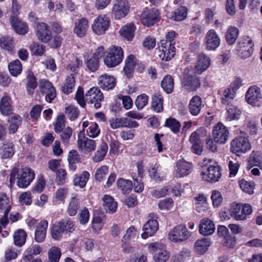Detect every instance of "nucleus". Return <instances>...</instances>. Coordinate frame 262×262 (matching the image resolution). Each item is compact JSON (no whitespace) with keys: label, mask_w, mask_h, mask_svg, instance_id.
<instances>
[{"label":"nucleus","mask_w":262,"mask_h":262,"mask_svg":"<svg viewBox=\"0 0 262 262\" xmlns=\"http://www.w3.org/2000/svg\"><path fill=\"white\" fill-rule=\"evenodd\" d=\"M232 151L235 153H245L251 149V145L248 137L239 136L231 142Z\"/></svg>","instance_id":"12"},{"label":"nucleus","mask_w":262,"mask_h":262,"mask_svg":"<svg viewBox=\"0 0 262 262\" xmlns=\"http://www.w3.org/2000/svg\"><path fill=\"white\" fill-rule=\"evenodd\" d=\"M254 42L249 36L243 37L238 42L236 51L241 58L250 57L253 51Z\"/></svg>","instance_id":"4"},{"label":"nucleus","mask_w":262,"mask_h":262,"mask_svg":"<svg viewBox=\"0 0 262 262\" xmlns=\"http://www.w3.org/2000/svg\"><path fill=\"white\" fill-rule=\"evenodd\" d=\"M129 7L127 0H114L112 13L116 19H120L128 14Z\"/></svg>","instance_id":"9"},{"label":"nucleus","mask_w":262,"mask_h":262,"mask_svg":"<svg viewBox=\"0 0 262 262\" xmlns=\"http://www.w3.org/2000/svg\"><path fill=\"white\" fill-rule=\"evenodd\" d=\"M126 121L127 117L116 118L110 120V125L113 129L126 127Z\"/></svg>","instance_id":"56"},{"label":"nucleus","mask_w":262,"mask_h":262,"mask_svg":"<svg viewBox=\"0 0 262 262\" xmlns=\"http://www.w3.org/2000/svg\"><path fill=\"white\" fill-rule=\"evenodd\" d=\"M117 184L122 192L124 194L129 193L133 188V183L130 180H126L123 178H119L117 180Z\"/></svg>","instance_id":"45"},{"label":"nucleus","mask_w":262,"mask_h":262,"mask_svg":"<svg viewBox=\"0 0 262 262\" xmlns=\"http://www.w3.org/2000/svg\"><path fill=\"white\" fill-rule=\"evenodd\" d=\"M242 85V80L239 77H235L230 85V99H233L237 90Z\"/></svg>","instance_id":"63"},{"label":"nucleus","mask_w":262,"mask_h":262,"mask_svg":"<svg viewBox=\"0 0 262 262\" xmlns=\"http://www.w3.org/2000/svg\"><path fill=\"white\" fill-rule=\"evenodd\" d=\"M75 99L80 106L82 107H85L86 105L85 102H86L85 98V95H84V92L82 87L78 86L76 93Z\"/></svg>","instance_id":"62"},{"label":"nucleus","mask_w":262,"mask_h":262,"mask_svg":"<svg viewBox=\"0 0 262 262\" xmlns=\"http://www.w3.org/2000/svg\"><path fill=\"white\" fill-rule=\"evenodd\" d=\"M11 98L8 96H4L0 101V111L4 116H9L12 114L13 108L10 104Z\"/></svg>","instance_id":"37"},{"label":"nucleus","mask_w":262,"mask_h":262,"mask_svg":"<svg viewBox=\"0 0 262 262\" xmlns=\"http://www.w3.org/2000/svg\"><path fill=\"white\" fill-rule=\"evenodd\" d=\"M158 45V50L160 52L159 56L162 60L169 61L173 57L176 50L174 46H169L166 41H160Z\"/></svg>","instance_id":"18"},{"label":"nucleus","mask_w":262,"mask_h":262,"mask_svg":"<svg viewBox=\"0 0 262 262\" xmlns=\"http://www.w3.org/2000/svg\"><path fill=\"white\" fill-rule=\"evenodd\" d=\"M103 209L107 213H114L117 208V203L111 195L105 194L102 198Z\"/></svg>","instance_id":"32"},{"label":"nucleus","mask_w":262,"mask_h":262,"mask_svg":"<svg viewBox=\"0 0 262 262\" xmlns=\"http://www.w3.org/2000/svg\"><path fill=\"white\" fill-rule=\"evenodd\" d=\"M215 230V225L211 220L204 218L200 221L199 230L201 234L204 236L210 235L214 232Z\"/></svg>","instance_id":"22"},{"label":"nucleus","mask_w":262,"mask_h":262,"mask_svg":"<svg viewBox=\"0 0 262 262\" xmlns=\"http://www.w3.org/2000/svg\"><path fill=\"white\" fill-rule=\"evenodd\" d=\"M184 73H186L185 71ZM183 87L188 91H195L201 85V80L199 77L195 75L185 74L182 81Z\"/></svg>","instance_id":"20"},{"label":"nucleus","mask_w":262,"mask_h":262,"mask_svg":"<svg viewBox=\"0 0 262 262\" xmlns=\"http://www.w3.org/2000/svg\"><path fill=\"white\" fill-rule=\"evenodd\" d=\"M217 234L220 238L222 239L225 244H228L229 240V231L224 225H220L217 227Z\"/></svg>","instance_id":"57"},{"label":"nucleus","mask_w":262,"mask_h":262,"mask_svg":"<svg viewBox=\"0 0 262 262\" xmlns=\"http://www.w3.org/2000/svg\"><path fill=\"white\" fill-rule=\"evenodd\" d=\"M163 97L160 93H155L151 98V108L157 113L163 111Z\"/></svg>","instance_id":"35"},{"label":"nucleus","mask_w":262,"mask_h":262,"mask_svg":"<svg viewBox=\"0 0 262 262\" xmlns=\"http://www.w3.org/2000/svg\"><path fill=\"white\" fill-rule=\"evenodd\" d=\"M135 29V25L132 23H129L122 27L119 33L123 38L128 40H131L134 36Z\"/></svg>","instance_id":"39"},{"label":"nucleus","mask_w":262,"mask_h":262,"mask_svg":"<svg viewBox=\"0 0 262 262\" xmlns=\"http://www.w3.org/2000/svg\"><path fill=\"white\" fill-rule=\"evenodd\" d=\"M48 227V222L46 220H41L37 225L35 231V239L38 243L44 241L47 230Z\"/></svg>","instance_id":"27"},{"label":"nucleus","mask_w":262,"mask_h":262,"mask_svg":"<svg viewBox=\"0 0 262 262\" xmlns=\"http://www.w3.org/2000/svg\"><path fill=\"white\" fill-rule=\"evenodd\" d=\"M90 176V173L87 171H83L80 175H75L73 180L74 185L81 188L84 187Z\"/></svg>","instance_id":"42"},{"label":"nucleus","mask_w":262,"mask_h":262,"mask_svg":"<svg viewBox=\"0 0 262 262\" xmlns=\"http://www.w3.org/2000/svg\"><path fill=\"white\" fill-rule=\"evenodd\" d=\"M148 97L145 94L139 95L135 101V105L138 110H142L148 103Z\"/></svg>","instance_id":"58"},{"label":"nucleus","mask_w":262,"mask_h":262,"mask_svg":"<svg viewBox=\"0 0 262 262\" xmlns=\"http://www.w3.org/2000/svg\"><path fill=\"white\" fill-rule=\"evenodd\" d=\"M206 48L209 50H214L220 45V38L213 30H210L205 37Z\"/></svg>","instance_id":"21"},{"label":"nucleus","mask_w":262,"mask_h":262,"mask_svg":"<svg viewBox=\"0 0 262 262\" xmlns=\"http://www.w3.org/2000/svg\"><path fill=\"white\" fill-rule=\"evenodd\" d=\"M67 172L65 169L60 168L56 171V180L58 185H63L67 179Z\"/></svg>","instance_id":"64"},{"label":"nucleus","mask_w":262,"mask_h":262,"mask_svg":"<svg viewBox=\"0 0 262 262\" xmlns=\"http://www.w3.org/2000/svg\"><path fill=\"white\" fill-rule=\"evenodd\" d=\"M77 145L80 150L86 152L94 151L96 146L95 140L90 139L85 136L82 139H80L79 135H78Z\"/></svg>","instance_id":"25"},{"label":"nucleus","mask_w":262,"mask_h":262,"mask_svg":"<svg viewBox=\"0 0 262 262\" xmlns=\"http://www.w3.org/2000/svg\"><path fill=\"white\" fill-rule=\"evenodd\" d=\"M49 258L52 262H58L61 256V251L58 247H53L48 253Z\"/></svg>","instance_id":"61"},{"label":"nucleus","mask_w":262,"mask_h":262,"mask_svg":"<svg viewBox=\"0 0 262 262\" xmlns=\"http://www.w3.org/2000/svg\"><path fill=\"white\" fill-rule=\"evenodd\" d=\"M8 68L10 74L13 76H17L22 71V65L18 59H15L9 63Z\"/></svg>","instance_id":"48"},{"label":"nucleus","mask_w":262,"mask_h":262,"mask_svg":"<svg viewBox=\"0 0 262 262\" xmlns=\"http://www.w3.org/2000/svg\"><path fill=\"white\" fill-rule=\"evenodd\" d=\"M79 113L78 107L73 105L66 106L64 109L65 115L71 121L76 120L78 117Z\"/></svg>","instance_id":"47"},{"label":"nucleus","mask_w":262,"mask_h":262,"mask_svg":"<svg viewBox=\"0 0 262 262\" xmlns=\"http://www.w3.org/2000/svg\"><path fill=\"white\" fill-rule=\"evenodd\" d=\"M158 208L161 210L168 211L173 206V201L171 198H167L160 200L158 204Z\"/></svg>","instance_id":"59"},{"label":"nucleus","mask_w":262,"mask_h":262,"mask_svg":"<svg viewBox=\"0 0 262 262\" xmlns=\"http://www.w3.org/2000/svg\"><path fill=\"white\" fill-rule=\"evenodd\" d=\"M2 150L1 155L3 159L11 158L14 154V145L12 143L4 144Z\"/></svg>","instance_id":"53"},{"label":"nucleus","mask_w":262,"mask_h":262,"mask_svg":"<svg viewBox=\"0 0 262 262\" xmlns=\"http://www.w3.org/2000/svg\"><path fill=\"white\" fill-rule=\"evenodd\" d=\"M252 212V209L249 204H245L242 207L240 204L233 203L230 207V216L236 221L246 220V216Z\"/></svg>","instance_id":"6"},{"label":"nucleus","mask_w":262,"mask_h":262,"mask_svg":"<svg viewBox=\"0 0 262 262\" xmlns=\"http://www.w3.org/2000/svg\"><path fill=\"white\" fill-rule=\"evenodd\" d=\"M86 102L88 103L93 104L96 109L100 108L101 102L103 101V95L98 87H93L85 94Z\"/></svg>","instance_id":"8"},{"label":"nucleus","mask_w":262,"mask_h":262,"mask_svg":"<svg viewBox=\"0 0 262 262\" xmlns=\"http://www.w3.org/2000/svg\"><path fill=\"white\" fill-rule=\"evenodd\" d=\"M188 107L189 111L192 116L198 115L202 108L201 98L198 95L193 96L189 101Z\"/></svg>","instance_id":"31"},{"label":"nucleus","mask_w":262,"mask_h":262,"mask_svg":"<svg viewBox=\"0 0 262 262\" xmlns=\"http://www.w3.org/2000/svg\"><path fill=\"white\" fill-rule=\"evenodd\" d=\"M106 220V216L101 211L96 210L93 214L92 226L94 232H99L103 228Z\"/></svg>","instance_id":"23"},{"label":"nucleus","mask_w":262,"mask_h":262,"mask_svg":"<svg viewBox=\"0 0 262 262\" xmlns=\"http://www.w3.org/2000/svg\"><path fill=\"white\" fill-rule=\"evenodd\" d=\"M193 205L198 212H202L207 210V199L203 194H199L194 198Z\"/></svg>","instance_id":"36"},{"label":"nucleus","mask_w":262,"mask_h":262,"mask_svg":"<svg viewBox=\"0 0 262 262\" xmlns=\"http://www.w3.org/2000/svg\"><path fill=\"white\" fill-rule=\"evenodd\" d=\"M253 166L262 169V155L259 151H253L248 158L247 168L250 169Z\"/></svg>","instance_id":"33"},{"label":"nucleus","mask_w":262,"mask_h":262,"mask_svg":"<svg viewBox=\"0 0 262 262\" xmlns=\"http://www.w3.org/2000/svg\"><path fill=\"white\" fill-rule=\"evenodd\" d=\"M98 83L103 90L108 91L115 88L116 82L114 76L104 74L99 76Z\"/></svg>","instance_id":"24"},{"label":"nucleus","mask_w":262,"mask_h":262,"mask_svg":"<svg viewBox=\"0 0 262 262\" xmlns=\"http://www.w3.org/2000/svg\"><path fill=\"white\" fill-rule=\"evenodd\" d=\"M37 86V78L32 72L29 71L27 76V82L26 84V89L27 94L29 95L33 96Z\"/></svg>","instance_id":"34"},{"label":"nucleus","mask_w":262,"mask_h":262,"mask_svg":"<svg viewBox=\"0 0 262 262\" xmlns=\"http://www.w3.org/2000/svg\"><path fill=\"white\" fill-rule=\"evenodd\" d=\"M222 169L218 165H211L204 167L202 171V179L209 183H215L222 176Z\"/></svg>","instance_id":"5"},{"label":"nucleus","mask_w":262,"mask_h":262,"mask_svg":"<svg viewBox=\"0 0 262 262\" xmlns=\"http://www.w3.org/2000/svg\"><path fill=\"white\" fill-rule=\"evenodd\" d=\"M108 172V167L103 165L98 168L95 174V179L96 181L101 182L106 177Z\"/></svg>","instance_id":"60"},{"label":"nucleus","mask_w":262,"mask_h":262,"mask_svg":"<svg viewBox=\"0 0 262 262\" xmlns=\"http://www.w3.org/2000/svg\"><path fill=\"white\" fill-rule=\"evenodd\" d=\"M160 12L157 9H146L140 15V19L142 24L146 26H151L159 21Z\"/></svg>","instance_id":"15"},{"label":"nucleus","mask_w":262,"mask_h":262,"mask_svg":"<svg viewBox=\"0 0 262 262\" xmlns=\"http://www.w3.org/2000/svg\"><path fill=\"white\" fill-rule=\"evenodd\" d=\"M34 171L29 167L21 168L17 177V185L19 188H27L35 178Z\"/></svg>","instance_id":"11"},{"label":"nucleus","mask_w":262,"mask_h":262,"mask_svg":"<svg viewBox=\"0 0 262 262\" xmlns=\"http://www.w3.org/2000/svg\"><path fill=\"white\" fill-rule=\"evenodd\" d=\"M35 34L38 39L42 42L47 43L52 38V33L50 27L45 23H37L35 28Z\"/></svg>","instance_id":"14"},{"label":"nucleus","mask_w":262,"mask_h":262,"mask_svg":"<svg viewBox=\"0 0 262 262\" xmlns=\"http://www.w3.org/2000/svg\"><path fill=\"white\" fill-rule=\"evenodd\" d=\"M168 236L169 240L173 242H181L189 238L191 234L186 226L180 224L170 230Z\"/></svg>","instance_id":"7"},{"label":"nucleus","mask_w":262,"mask_h":262,"mask_svg":"<svg viewBox=\"0 0 262 262\" xmlns=\"http://www.w3.org/2000/svg\"><path fill=\"white\" fill-rule=\"evenodd\" d=\"M108 149V146L105 143H102L98 150L96 152L95 156L93 158V160L95 162H98L102 161L105 156Z\"/></svg>","instance_id":"52"},{"label":"nucleus","mask_w":262,"mask_h":262,"mask_svg":"<svg viewBox=\"0 0 262 262\" xmlns=\"http://www.w3.org/2000/svg\"><path fill=\"white\" fill-rule=\"evenodd\" d=\"M165 126L169 128L173 133L177 134L180 132L181 124L177 119L170 117L166 120Z\"/></svg>","instance_id":"50"},{"label":"nucleus","mask_w":262,"mask_h":262,"mask_svg":"<svg viewBox=\"0 0 262 262\" xmlns=\"http://www.w3.org/2000/svg\"><path fill=\"white\" fill-rule=\"evenodd\" d=\"M74 230V226L72 221L67 219L62 220L52 225L51 234L53 238L58 240L62 237L63 233L71 232Z\"/></svg>","instance_id":"2"},{"label":"nucleus","mask_w":262,"mask_h":262,"mask_svg":"<svg viewBox=\"0 0 262 262\" xmlns=\"http://www.w3.org/2000/svg\"><path fill=\"white\" fill-rule=\"evenodd\" d=\"M210 59L205 54L200 53L198 55L197 63L195 66L196 72L201 74L206 71L210 65Z\"/></svg>","instance_id":"28"},{"label":"nucleus","mask_w":262,"mask_h":262,"mask_svg":"<svg viewBox=\"0 0 262 262\" xmlns=\"http://www.w3.org/2000/svg\"><path fill=\"white\" fill-rule=\"evenodd\" d=\"M0 47L10 53H12L14 48L13 38L8 36H2L0 38Z\"/></svg>","instance_id":"44"},{"label":"nucleus","mask_w":262,"mask_h":262,"mask_svg":"<svg viewBox=\"0 0 262 262\" xmlns=\"http://www.w3.org/2000/svg\"><path fill=\"white\" fill-rule=\"evenodd\" d=\"M211 245V241L209 238H204L198 239L194 244L195 251L200 254H204L208 250Z\"/></svg>","instance_id":"38"},{"label":"nucleus","mask_w":262,"mask_h":262,"mask_svg":"<svg viewBox=\"0 0 262 262\" xmlns=\"http://www.w3.org/2000/svg\"><path fill=\"white\" fill-rule=\"evenodd\" d=\"M79 208V204L78 200L75 198L71 199L68 209L67 212L70 216H74L77 212Z\"/></svg>","instance_id":"54"},{"label":"nucleus","mask_w":262,"mask_h":262,"mask_svg":"<svg viewBox=\"0 0 262 262\" xmlns=\"http://www.w3.org/2000/svg\"><path fill=\"white\" fill-rule=\"evenodd\" d=\"M75 80L74 74H72L70 76L67 77L65 81L62 86V91L66 94H69L72 92L75 87Z\"/></svg>","instance_id":"46"},{"label":"nucleus","mask_w":262,"mask_h":262,"mask_svg":"<svg viewBox=\"0 0 262 262\" xmlns=\"http://www.w3.org/2000/svg\"><path fill=\"white\" fill-rule=\"evenodd\" d=\"M9 122H10L8 128L9 132L10 134H14L21 125L22 119L20 116L14 114L9 118Z\"/></svg>","instance_id":"43"},{"label":"nucleus","mask_w":262,"mask_h":262,"mask_svg":"<svg viewBox=\"0 0 262 262\" xmlns=\"http://www.w3.org/2000/svg\"><path fill=\"white\" fill-rule=\"evenodd\" d=\"M148 251L154 254L153 258L157 262H165L169 258L170 254L166 250L164 245L161 243H152L148 245Z\"/></svg>","instance_id":"3"},{"label":"nucleus","mask_w":262,"mask_h":262,"mask_svg":"<svg viewBox=\"0 0 262 262\" xmlns=\"http://www.w3.org/2000/svg\"><path fill=\"white\" fill-rule=\"evenodd\" d=\"M26 233L23 229L15 232L13 235L14 244L18 247L22 246L26 242Z\"/></svg>","instance_id":"49"},{"label":"nucleus","mask_w":262,"mask_h":262,"mask_svg":"<svg viewBox=\"0 0 262 262\" xmlns=\"http://www.w3.org/2000/svg\"><path fill=\"white\" fill-rule=\"evenodd\" d=\"M85 63L87 68L92 72L96 71L99 67V59L92 55L90 57L85 60Z\"/></svg>","instance_id":"51"},{"label":"nucleus","mask_w":262,"mask_h":262,"mask_svg":"<svg viewBox=\"0 0 262 262\" xmlns=\"http://www.w3.org/2000/svg\"><path fill=\"white\" fill-rule=\"evenodd\" d=\"M246 99L247 102L252 105L260 106L262 102V95L260 88L256 86H251L246 92Z\"/></svg>","instance_id":"16"},{"label":"nucleus","mask_w":262,"mask_h":262,"mask_svg":"<svg viewBox=\"0 0 262 262\" xmlns=\"http://www.w3.org/2000/svg\"><path fill=\"white\" fill-rule=\"evenodd\" d=\"M89 27V21L85 18H82L75 24L73 32L79 37H83Z\"/></svg>","instance_id":"30"},{"label":"nucleus","mask_w":262,"mask_h":262,"mask_svg":"<svg viewBox=\"0 0 262 262\" xmlns=\"http://www.w3.org/2000/svg\"><path fill=\"white\" fill-rule=\"evenodd\" d=\"M188 9L185 6H181L171 12L170 18L175 21H182L187 15Z\"/></svg>","instance_id":"40"},{"label":"nucleus","mask_w":262,"mask_h":262,"mask_svg":"<svg viewBox=\"0 0 262 262\" xmlns=\"http://www.w3.org/2000/svg\"><path fill=\"white\" fill-rule=\"evenodd\" d=\"M161 87L167 94H170L173 92L174 81L171 75H167L161 81Z\"/></svg>","instance_id":"41"},{"label":"nucleus","mask_w":262,"mask_h":262,"mask_svg":"<svg viewBox=\"0 0 262 262\" xmlns=\"http://www.w3.org/2000/svg\"><path fill=\"white\" fill-rule=\"evenodd\" d=\"M239 185L241 188L245 192L252 194L254 193L255 184L253 182H248L245 180H242L239 182Z\"/></svg>","instance_id":"55"},{"label":"nucleus","mask_w":262,"mask_h":262,"mask_svg":"<svg viewBox=\"0 0 262 262\" xmlns=\"http://www.w3.org/2000/svg\"><path fill=\"white\" fill-rule=\"evenodd\" d=\"M110 25V18L104 14L99 15L94 20L92 26L93 31L97 35L105 33Z\"/></svg>","instance_id":"13"},{"label":"nucleus","mask_w":262,"mask_h":262,"mask_svg":"<svg viewBox=\"0 0 262 262\" xmlns=\"http://www.w3.org/2000/svg\"><path fill=\"white\" fill-rule=\"evenodd\" d=\"M82 131L84 132V128L88 127L86 129L87 135L91 138H96L98 137L100 133V129L98 125L96 122L84 121L82 123Z\"/></svg>","instance_id":"29"},{"label":"nucleus","mask_w":262,"mask_h":262,"mask_svg":"<svg viewBox=\"0 0 262 262\" xmlns=\"http://www.w3.org/2000/svg\"><path fill=\"white\" fill-rule=\"evenodd\" d=\"M10 24L15 31L21 35L26 34L28 28L26 23L20 21L17 16L12 15L10 17Z\"/></svg>","instance_id":"26"},{"label":"nucleus","mask_w":262,"mask_h":262,"mask_svg":"<svg viewBox=\"0 0 262 262\" xmlns=\"http://www.w3.org/2000/svg\"><path fill=\"white\" fill-rule=\"evenodd\" d=\"M123 57V49L120 47L112 46L106 51L103 62L107 67L115 68L120 64Z\"/></svg>","instance_id":"1"},{"label":"nucleus","mask_w":262,"mask_h":262,"mask_svg":"<svg viewBox=\"0 0 262 262\" xmlns=\"http://www.w3.org/2000/svg\"><path fill=\"white\" fill-rule=\"evenodd\" d=\"M151 218L155 217L154 213L150 214ZM159 229L158 221L155 219H150L147 221L143 227V233L141 234L143 238L146 239L149 236H151L157 231Z\"/></svg>","instance_id":"19"},{"label":"nucleus","mask_w":262,"mask_h":262,"mask_svg":"<svg viewBox=\"0 0 262 262\" xmlns=\"http://www.w3.org/2000/svg\"><path fill=\"white\" fill-rule=\"evenodd\" d=\"M228 129L222 122H218L213 127L212 138L216 143H225L228 140Z\"/></svg>","instance_id":"10"},{"label":"nucleus","mask_w":262,"mask_h":262,"mask_svg":"<svg viewBox=\"0 0 262 262\" xmlns=\"http://www.w3.org/2000/svg\"><path fill=\"white\" fill-rule=\"evenodd\" d=\"M193 169L192 163L181 159L178 161L176 165L175 176L177 178H182L189 174Z\"/></svg>","instance_id":"17"}]
</instances>
